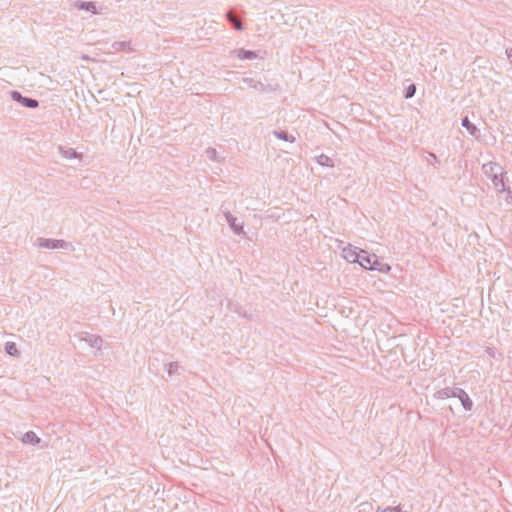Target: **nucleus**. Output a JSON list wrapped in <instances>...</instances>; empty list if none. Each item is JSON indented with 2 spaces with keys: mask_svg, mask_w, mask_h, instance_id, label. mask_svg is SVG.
Segmentation results:
<instances>
[{
  "mask_svg": "<svg viewBox=\"0 0 512 512\" xmlns=\"http://www.w3.org/2000/svg\"><path fill=\"white\" fill-rule=\"evenodd\" d=\"M206 155L210 160H213V161L218 160V153H217L216 149H214V148H211V147L207 148Z\"/></svg>",
  "mask_w": 512,
  "mask_h": 512,
  "instance_id": "5701e85b",
  "label": "nucleus"
},
{
  "mask_svg": "<svg viewBox=\"0 0 512 512\" xmlns=\"http://www.w3.org/2000/svg\"><path fill=\"white\" fill-rule=\"evenodd\" d=\"M40 441V438L33 431L26 432L22 437V442L25 444L37 445Z\"/></svg>",
  "mask_w": 512,
  "mask_h": 512,
  "instance_id": "f8f14e48",
  "label": "nucleus"
},
{
  "mask_svg": "<svg viewBox=\"0 0 512 512\" xmlns=\"http://www.w3.org/2000/svg\"><path fill=\"white\" fill-rule=\"evenodd\" d=\"M243 83L245 85H247L248 87L250 88H253L257 91H264V83H262L261 81H257L253 78H250V77H246V78H243Z\"/></svg>",
  "mask_w": 512,
  "mask_h": 512,
  "instance_id": "ddd939ff",
  "label": "nucleus"
},
{
  "mask_svg": "<svg viewBox=\"0 0 512 512\" xmlns=\"http://www.w3.org/2000/svg\"><path fill=\"white\" fill-rule=\"evenodd\" d=\"M482 170L484 174L491 179L493 174L501 173L502 167L496 162H489L482 166Z\"/></svg>",
  "mask_w": 512,
  "mask_h": 512,
  "instance_id": "0eeeda50",
  "label": "nucleus"
},
{
  "mask_svg": "<svg viewBox=\"0 0 512 512\" xmlns=\"http://www.w3.org/2000/svg\"><path fill=\"white\" fill-rule=\"evenodd\" d=\"M461 125L475 138L480 136V130L473 124L468 116L462 118Z\"/></svg>",
  "mask_w": 512,
  "mask_h": 512,
  "instance_id": "1a4fd4ad",
  "label": "nucleus"
},
{
  "mask_svg": "<svg viewBox=\"0 0 512 512\" xmlns=\"http://www.w3.org/2000/svg\"><path fill=\"white\" fill-rule=\"evenodd\" d=\"M384 509H381L380 507L377 508V512H384Z\"/></svg>",
  "mask_w": 512,
  "mask_h": 512,
  "instance_id": "c756f323",
  "label": "nucleus"
},
{
  "mask_svg": "<svg viewBox=\"0 0 512 512\" xmlns=\"http://www.w3.org/2000/svg\"><path fill=\"white\" fill-rule=\"evenodd\" d=\"M224 217L229 225V227L233 230V232L237 235L244 234L243 223H238V219L231 214L230 211L224 212Z\"/></svg>",
  "mask_w": 512,
  "mask_h": 512,
  "instance_id": "39448f33",
  "label": "nucleus"
},
{
  "mask_svg": "<svg viewBox=\"0 0 512 512\" xmlns=\"http://www.w3.org/2000/svg\"><path fill=\"white\" fill-rule=\"evenodd\" d=\"M226 17L230 24H232L236 30L243 29V25L236 20L233 11H228Z\"/></svg>",
  "mask_w": 512,
  "mask_h": 512,
  "instance_id": "a211bd4d",
  "label": "nucleus"
},
{
  "mask_svg": "<svg viewBox=\"0 0 512 512\" xmlns=\"http://www.w3.org/2000/svg\"><path fill=\"white\" fill-rule=\"evenodd\" d=\"M507 58L509 59L510 63L512 64V47L510 49L506 50Z\"/></svg>",
  "mask_w": 512,
  "mask_h": 512,
  "instance_id": "c85d7f7f",
  "label": "nucleus"
},
{
  "mask_svg": "<svg viewBox=\"0 0 512 512\" xmlns=\"http://www.w3.org/2000/svg\"><path fill=\"white\" fill-rule=\"evenodd\" d=\"M11 98L17 103H20L22 106L27 108H37L39 106V101L35 98H30L23 96L19 91H11Z\"/></svg>",
  "mask_w": 512,
  "mask_h": 512,
  "instance_id": "20e7f679",
  "label": "nucleus"
},
{
  "mask_svg": "<svg viewBox=\"0 0 512 512\" xmlns=\"http://www.w3.org/2000/svg\"><path fill=\"white\" fill-rule=\"evenodd\" d=\"M506 201L510 204H512V192L510 191V189L507 190V197H506Z\"/></svg>",
  "mask_w": 512,
  "mask_h": 512,
  "instance_id": "cd10ccee",
  "label": "nucleus"
},
{
  "mask_svg": "<svg viewBox=\"0 0 512 512\" xmlns=\"http://www.w3.org/2000/svg\"><path fill=\"white\" fill-rule=\"evenodd\" d=\"M457 387H445L443 389L438 390L435 393V397L437 399H447L450 397H455Z\"/></svg>",
  "mask_w": 512,
  "mask_h": 512,
  "instance_id": "9d476101",
  "label": "nucleus"
},
{
  "mask_svg": "<svg viewBox=\"0 0 512 512\" xmlns=\"http://www.w3.org/2000/svg\"><path fill=\"white\" fill-rule=\"evenodd\" d=\"M485 352L487 353V355L491 358H496V354H497V350L495 347H486V350Z\"/></svg>",
  "mask_w": 512,
  "mask_h": 512,
  "instance_id": "a878e982",
  "label": "nucleus"
},
{
  "mask_svg": "<svg viewBox=\"0 0 512 512\" xmlns=\"http://www.w3.org/2000/svg\"><path fill=\"white\" fill-rule=\"evenodd\" d=\"M503 169L501 170V173L499 174H493L491 181L496 189H498L500 192L506 191L505 184L503 180Z\"/></svg>",
  "mask_w": 512,
  "mask_h": 512,
  "instance_id": "9b49d317",
  "label": "nucleus"
},
{
  "mask_svg": "<svg viewBox=\"0 0 512 512\" xmlns=\"http://www.w3.org/2000/svg\"><path fill=\"white\" fill-rule=\"evenodd\" d=\"M358 264L365 269L379 272H387L390 270L389 265L382 263L375 254L371 255L363 250H361Z\"/></svg>",
  "mask_w": 512,
  "mask_h": 512,
  "instance_id": "f257e3e1",
  "label": "nucleus"
},
{
  "mask_svg": "<svg viewBox=\"0 0 512 512\" xmlns=\"http://www.w3.org/2000/svg\"><path fill=\"white\" fill-rule=\"evenodd\" d=\"M372 508L371 503L363 502L359 505L360 512H368Z\"/></svg>",
  "mask_w": 512,
  "mask_h": 512,
  "instance_id": "bb28decb",
  "label": "nucleus"
},
{
  "mask_svg": "<svg viewBox=\"0 0 512 512\" xmlns=\"http://www.w3.org/2000/svg\"><path fill=\"white\" fill-rule=\"evenodd\" d=\"M179 365L177 362H170L166 365V370L169 375H173L177 372Z\"/></svg>",
  "mask_w": 512,
  "mask_h": 512,
  "instance_id": "4be33fe9",
  "label": "nucleus"
},
{
  "mask_svg": "<svg viewBox=\"0 0 512 512\" xmlns=\"http://www.w3.org/2000/svg\"><path fill=\"white\" fill-rule=\"evenodd\" d=\"M277 89H278L277 84L273 85L270 83H268V84L264 83V91L263 92H273V91H276Z\"/></svg>",
  "mask_w": 512,
  "mask_h": 512,
  "instance_id": "393cba45",
  "label": "nucleus"
},
{
  "mask_svg": "<svg viewBox=\"0 0 512 512\" xmlns=\"http://www.w3.org/2000/svg\"><path fill=\"white\" fill-rule=\"evenodd\" d=\"M344 252L346 253L345 254V258L349 262L358 263L361 251L360 252H356V251H352V250H349V251L344 250Z\"/></svg>",
  "mask_w": 512,
  "mask_h": 512,
  "instance_id": "6ab92c4d",
  "label": "nucleus"
},
{
  "mask_svg": "<svg viewBox=\"0 0 512 512\" xmlns=\"http://www.w3.org/2000/svg\"><path fill=\"white\" fill-rule=\"evenodd\" d=\"M37 244L40 248L46 249H67L70 243L61 239L38 238Z\"/></svg>",
  "mask_w": 512,
  "mask_h": 512,
  "instance_id": "f03ea898",
  "label": "nucleus"
},
{
  "mask_svg": "<svg viewBox=\"0 0 512 512\" xmlns=\"http://www.w3.org/2000/svg\"><path fill=\"white\" fill-rule=\"evenodd\" d=\"M316 161L321 166H326V167H333L334 166L333 160L329 156H327L325 154H321V155L317 156L316 157Z\"/></svg>",
  "mask_w": 512,
  "mask_h": 512,
  "instance_id": "f3484780",
  "label": "nucleus"
},
{
  "mask_svg": "<svg viewBox=\"0 0 512 512\" xmlns=\"http://www.w3.org/2000/svg\"><path fill=\"white\" fill-rule=\"evenodd\" d=\"M60 154L66 159H76L79 157L77 151L73 148L58 147Z\"/></svg>",
  "mask_w": 512,
  "mask_h": 512,
  "instance_id": "4468645a",
  "label": "nucleus"
},
{
  "mask_svg": "<svg viewBox=\"0 0 512 512\" xmlns=\"http://www.w3.org/2000/svg\"><path fill=\"white\" fill-rule=\"evenodd\" d=\"M112 46L115 50L120 51V50H125L129 46V43L125 42V41H119V42H114Z\"/></svg>",
  "mask_w": 512,
  "mask_h": 512,
  "instance_id": "b1692460",
  "label": "nucleus"
},
{
  "mask_svg": "<svg viewBox=\"0 0 512 512\" xmlns=\"http://www.w3.org/2000/svg\"><path fill=\"white\" fill-rule=\"evenodd\" d=\"M77 337L80 341L86 342L90 347L96 348L98 350L101 349L103 345V339L95 334H91L89 332H80L77 334Z\"/></svg>",
  "mask_w": 512,
  "mask_h": 512,
  "instance_id": "7ed1b4c3",
  "label": "nucleus"
},
{
  "mask_svg": "<svg viewBox=\"0 0 512 512\" xmlns=\"http://www.w3.org/2000/svg\"><path fill=\"white\" fill-rule=\"evenodd\" d=\"M74 7L77 8L78 10H85V11L91 12L92 14L98 13L94 2H91V1L77 0L74 3Z\"/></svg>",
  "mask_w": 512,
  "mask_h": 512,
  "instance_id": "6e6552de",
  "label": "nucleus"
},
{
  "mask_svg": "<svg viewBox=\"0 0 512 512\" xmlns=\"http://www.w3.org/2000/svg\"><path fill=\"white\" fill-rule=\"evenodd\" d=\"M82 58H83L84 60H88V59H89V57H88V56H83Z\"/></svg>",
  "mask_w": 512,
  "mask_h": 512,
  "instance_id": "7c9ffc66",
  "label": "nucleus"
},
{
  "mask_svg": "<svg viewBox=\"0 0 512 512\" xmlns=\"http://www.w3.org/2000/svg\"><path fill=\"white\" fill-rule=\"evenodd\" d=\"M273 135L279 140H283V141H287V142H291V143H293L295 141V137L284 130H274Z\"/></svg>",
  "mask_w": 512,
  "mask_h": 512,
  "instance_id": "2eb2a0df",
  "label": "nucleus"
},
{
  "mask_svg": "<svg viewBox=\"0 0 512 512\" xmlns=\"http://www.w3.org/2000/svg\"><path fill=\"white\" fill-rule=\"evenodd\" d=\"M5 352L11 356H17L19 354V350L14 342L5 343Z\"/></svg>",
  "mask_w": 512,
  "mask_h": 512,
  "instance_id": "aec40b11",
  "label": "nucleus"
},
{
  "mask_svg": "<svg viewBox=\"0 0 512 512\" xmlns=\"http://www.w3.org/2000/svg\"><path fill=\"white\" fill-rule=\"evenodd\" d=\"M416 93V86L415 84H410L404 91V97L406 99L412 98Z\"/></svg>",
  "mask_w": 512,
  "mask_h": 512,
  "instance_id": "412c9836",
  "label": "nucleus"
},
{
  "mask_svg": "<svg viewBox=\"0 0 512 512\" xmlns=\"http://www.w3.org/2000/svg\"><path fill=\"white\" fill-rule=\"evenodd\" d=\"M455 397L460 400L465 411H470L472 409L473 401L462 388L457 387Z\"/></svg>",
  "mask_w": 512,
  "mask_h": 512,
  "instance_id": "423d86ee",
  "label": "nucleus"
},
{
  "mask_svg": "<svg viewBox=\"0 0 512 512\" xmlns=\"http://www.w3.org/2000/svg\"><path fill=\"white\" fill-rule=\"evenodd\" d=\"M237 56L242 60H252L256 58V53L252 50H245L243 48L236 50Z\"/></svg>",
  "mask_w": 512,
  "mask_h": 512,
  "instance_id": "dca6fc26",
  "label": "nucleus"
}]
</instances>
